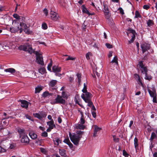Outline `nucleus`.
Returning a JSON list of instances; mask_svg holds the SVG:
<instances>
[{"label": "nucleus", "mask_w": 157, "mask_h": 157, "mask_svg": "<svg viewBox=\"0 0 157 157\" xmlns=\"http://www.w3.org/2000/svg\"><path fill=\"white\" fill-rule=\"evenodd\" d=\"M150 8V6L149 5H146L143 6V8L146 10H148Z\"/></svg>", "instance_id": "58"}, {"label": "nucleus", "mask_w": 157, "mask_h": 157, "mask_svg": "<svg viewBox=\"0 0 157 157\" xmlns=\"http://www.w3.org/2000/svg\"><path fill=\"white\" fill-rule=\"evenodd\" d=\"M128 31V32H127V34L128 36H129V34L130 33L132 34V35H135L136 32L134 30L131 28H129Z\"/></svg>", "instance_id": "22"}, {"label": "nucleus", "mask_w": 157, "mask_h": 157, "mask_svg": "<svg viewBox=\"0 0 157 157\" xmlns=\"http://www.w3.org/2000/svg\"><path fill=\"white\" fill-rule=\"evenodd\" d=\"M113 52L112 51H110L109 52L108 57L109 58L111 57L112 56Z\"/></svg>", "instance_id": "63"}, {"label": "nucleus", "mask_w": 157, "mask_h": 157, "mask_svg": "<svg viewBox=\"0 0 157 157\" xmlns=\"http://www.w3.org/2000/svg\"><path fill=\"white\" fill-rule=\"evenodd\" d=\"M135 18H137L138 17H141V15L140 14V13H139V12L137 10L136 11L135 13Z\"/></svg>", "instance_id": "36"}, {"label": "nucleus", "mask_w": 157, "mask_h": 157, "mask_svg": "<svg viewBox=\"0 0 157 157\" xmlns=\"http://www.w3.org/2000/svg\"><path fill=\"white\" fill-rule=\"evenodd\" d=\"M82 12L83 13H86L89 15L90 14V12L87 9L84 5H82Z\"/></svg>", "instance_id": "26"}, {"label": "nucleus", "mask_w": 157, "mask_h": 157, "mask_svg": "<svg viewBox=\"0 0 157 157\" xmlns=\"http://www.w3.org/2000/svg\"><path fill=\"white\" fill-rule=\"evenodd\" d=\"M75 59V58L71 57L69 56L66 59V60L67 61L69 60H74Z\"/></svg>", "instance_id": "54"}, {"label": "nucleus", "mask_w": 157, "mask_h": 157, "mask_svg": "<svg viewBox=\"0 0 157 157\" xmlns=\"http://www.w3.org/2000/svg\"><path fill=\"white\" fill-rule=\"evenodd\" d=\"M137 67L140 69L142 73L147 72V67L144 64L142 61H140L139 62Z\"/></svg>", "instance_id": "5"}, {"label": "nucleus", "mask_w": 157, "mask_h": 157, "mask_svg": "<svg viewBox=\"0 0 157 157\" xmlns=\"http://www.w3.org/2000/svg\"><path fill=\"white\" fill-rule=\"evenodd\" d=\"M43 12L45 14L46 16H48V11L47 9L45 8L43 10Z\"/></svg>", "instance_id": "51"}, {"label": "nucleus", "mask_w": 157, "mask_h": 157, "mask_svg": "<svg viewBox=\"0 0 157 157\" xmlns=\"http://www.w3.org/2000/svg\"><path fill=\"white\" fill-rule=\"evenodd\" d=\"M94 130L93 136L94 137H96L97 136V134L99 132L101 128L95 125L94 126Z\"/></svg>", "instance_id": "13"}, {"label": "nucleus", "mask_w": 157, "mask_h": 157, "mask_svg": "<svg viewBox=\"0 0 157 157\" xmlns=\"http://www.w3.org/2000/svg\"><path fill=\"white\" fill-rule=\"evenodd\" d=\"M147 72L144 73V74H145V79L146 80H150L152 78V77L150 75H148L147 74Z\"/></svg>", "instance_id": "28"}, {"label": "nucleus", "mask_w": 157, "mask_h": 157, "mask_svg": "<svg viewBox=\"0 0 157 157\" xmlns=\"http://www.w3.org/2000/svg\"><path fill=\"white\" fill-rule=\"evenodd\" d=\"M92 114L93 117L94 118H95L96 117V113L95 112V111H92Z\"/></svg>", "instance_id": "60"}, {"label": "nucleus", "mask_w": 157, "mask_h": 157, "mask_svg": "<svg viewBox=\"0 0 157 157\" xmlns=\"http://www.w3.org/2000/svg\"><path fill=\"white\" fill-rule=\"evenodd\" d=\"M33 116L36 117L40 119L41 120L43 118L46 117V115L45 113H35L33 114Z\"/></svg>", "instance_id": "10"}, {"label": "nucleus", "mask_w": 157, "mask_h": 157, "mask_svg": "<svg viewBox=\"0 0 157 157\" xmlns=\"http://www.w3.org/2000/svg\"><path fill=\"white\" fill-rule=\"evenodd\" d=\"M69 136L71 141L75 145H78L81 139V136L75 133L69 132Z\"/></svg>", "instance_id": "1"}, {"label": "nucleus", "mask_w": 157, "mask_h": 157, "mask_svg": "<svg viewBox=\"0 0 157 157\" xmlns=\"http://www.w3.org/2000/svg\"><path fill=\"white\" fill-rule=\"evenodd\" d=\"M138 140L137 138L135 137L134 140V146L136 148V147L138 146Z\"/></svg>", "instance_id": "35"}, {"label": "nucleus", "mask_w": 157, "mask_h": 157, "mask_svg": "<svg viewBox=\"0 0 157 157\" xmlns=\"http://www.w3.org/2000/svg\"><path fill=\"white\" fill-rule=\"evenodd\" d=\"M50 17L54 21H57L59 18V15L55 12L51 11Z\"/></svg>", "instance_id": "8"}, {"label": "nucleus", "mask_w": 157, "mask_h": 157, "mask_svg": "<svg viewBox=\"0 0 157 157\" xmlns=\"http://www.w3.org/2000/svg\"><path fill=\"white\" fill-rule=\"evenodd\" d=\"M54 143L55 145L58 146L59 143H61V140L57 137L55 138L53 140Z\"/></svg>", "instance_id": "19"}, {"label": "nucleus", "mask_w": 157, "mask_h": 157, "mask_svg": "<svg viewBox=\"0 0 157 157\" xmlns=\"http://www.w3.org/2000/svg\"><path fill=\"white\" fill-rule=\"evenodd\" d=\"M75 127L77 129L83 130L86 128V126L84 124L78 123L75 124Z\"/></svg>", "instance_id": "16"}, {"label": "nucleus", "mask_w": 157, "mask_h": 157, "mask_svg": "<svg viewBox=\"0 0 157 157\" xmlns=\"http://www.w3.org/2000/svg\"><path fill=\"white\" fill-rule=\"evenodd\" d=\"M18 49L20 50L27 51L30 54H32L34 52V50L33 49L32 45L28 43H26L23 45H20L18 47Z\"/></svg>", "instance_id": "3"}, {"label": "nucleus", "mask_w": 157, "mask_h": 157, "mask_svg": "<svg viewBox=\"0 0 157 157\" xmlns=\"http://www.w3.org/2000/svg\"><path fill=\"white\" fill-rule=\"evenodd\" d=\"M19 26L21 27V28H22H22H24V29H25L27 27L25 24L22 22L20 24H19Z\"/></svg>", "instance_id": "39"}, {"label": "nucleus", "mask_w": 157, "mask_h": 157, "mask_svg": "<svg viewBox=\"0 0 157 157\" xmlns=\"http://www.w3.org/2000/svg\"><path fill=\"white\" fill-rule=\"evenodd\" d=\"M47 124L48 126L50 128H56V125L54 124L53 120H50L47 122Z\"/></svg>", "instance_id": "17"}, {"label": "nucleus", "mask_w": 157, "mask_h": 157, "mask_svg": "<svg viewBox=\"0 0 157 157\" xmlns=\"http://www.w3.org/2000/svg\"><path fill=\"white\" fill-rule=\"evenodd\" d=\"M110 63H115V65L117 66L118 65V58L117 56H116L114 57L113 59L111 61Z\"/></svg>", "instance_id": "25"}, {"label": "nucleus", "mask_w": 157, "mask_h": 157, "mask_svg": "<svg viewBox=\"0 0 157 157\" xmlns=\"http://www.w3.org/2000/svg\"><path fill=\"white\" fill-rule=\"evenodd\" d=\"M62 94L63 98H67V94H65L64 92H63Z\"/></svg>", "instance_id": "55"}, {"label": "nucleus", "mask_w": 157, "mask_h": 157, "mask_svg": "<svg viewBox=\"0 0 157 157\" xmlns=\"http://www.w3.org/2000/svg\"><path fill=\"white\" fill-rule=\"evenodd\" d=\"M119 10H120V13L122 14H124V12H123V10L121 8H120Z\"/></svg>", "instance_id": "64"}, {"label": "nucleus", "mask_w": 157, "mask_h": 157, "mask_svg": "<svg viewBox=\"0 0 157 157\" xmlns=\"http://www.w3.org/2000/svg\"><path fill=\"white\" fill-rule=\"evenodd\" d=\"M57 81L55 80H52L49 82L48 85L50 87H53L56 85Z\"/></svg>", "instance_id": "20"}, {"label": "nucleus", "mask_w": 157, "mask_h": 157, "mask_svg": "<svg viewBox=\"0 0 157 157\" xmlns=\"http://www.w3.org/2000/svg\"><path fill=\"white\" fill-rule=\"evenodd\" d=\"M134 126V124H133V121H130L129 125V128L131 129L132 128V127Z\"/></svg>", "instance_id": "45"}, {"label": "nucleus", "mask_w": 157, "mask_h": 157, "mask_svg": "<svg viewBox=\"0 0 157 157\" xmlns=\"http://www.w3.org/2000/svg\"><path fill=\"white\" fill-rule=\"evenodd\" d=\"M53 71L55 73L59 72L61 71V68L57 66H55L52 67Z\"/></svg>", "instance_id": "18"}, {"label": "nucleus", "mask_w": 157, "mask_h": 157, "mask_svg": "<svg viewBox=\"0 0 157 157\" xmlns=\"http://www.w3.org/2000/svg\"><path fill=\"white\" fill-rule=\"evenodd\" d=\"M105 18L107 19H108L110 17V14H109V11H106L105 12Z\"/></svg>", "instance_id": "40"}, {"label": "nucleus", "mask_w": 157, "mask_h": 157, "mask_svg": "<svg viewBox=\"0 0 157 157\" xmlns=\"http://www.w3.org/2000/svg\"><path fill=\"white\" fill-rule=\"evenodd\" d=\"M21 107L25 108H27L28 107L29 102L27 101L24 100H21Z\"/></svg>", "instance_id": "15"}, {"label": "nucleus", "mask_w": 157, "mask_h": 157, "mask_svg": "<svg viewBox=\"0 0 157 157\" xmlns=\"http://www.w3.org/2000/svg\"><path fill=\"white\" fill-rule=\"evenodd\" d=\"M5 150L2 148L1 146H0V153L5 152Z\"/></svg>", "instance_id": "61"}, {"label": "nucleus", "mask_w": 157, "mask_h": 157, "mask_svg": "<svg viewBox=\"0 0 157 157\" xmlns=\"http://www.w3.org/2000/svg\"><path fill=\"white\" fill-rule=\"evenodd\" d=\"M123 155L125 157H128V155L125 150H123Z\"/></svg>", "instance_id": "56"}, {"label": "nucleus", "mask_w": 157, "mask_h": 157, "mask_svg": "<svg viewBox=\"0 0 157 157\" xmlns=\"http://www.w3.org/2000/svg\"><path fill=\"white\" fill-rule=\"evenodd\" d=\"M24 31L25 33L27 34H30L32 33V31L30 30L29 28L28 27L24 29Z\"/></svg>", "instance_id": "31"}, {"label": "nucleus", "mask_w": 157, "mask_h": 157, "mask_svg": "<svg viewBox=\"0 0 157 157\" xmlns=\"http://www.w3.org/2000/svg\"><path fill=\"white\" fill-rule=\"evenodd\" d=\"M42 28L44 29H46L48 28L47 24L45 23H43L42 25Z\"/></svg>", "instance_id": "43"}, {"label": "nucleus", "mask_w": 157, "mask_h": 157, "mask_svg": "<svg viewBox=\"0 0 157 157\" xmlns=\"http://www.w3.org/2000/svg\"><path fill=\"white\" fill-rule=\"evenodd\" d=\"M17 131L20 134V137H21V136L24 135H27V134L25 133V130L23 129L18 128L17 129Z\"/></svg>", "instance_id": "14"}, {"label": "nucleus", "mask_w": 157, "mask_h": 157, "mask_svg": "<svg viewBox=\"0 0 157 157\" xmlns=\"http://www.w3.org/2000/svg\"><path fill=\"white\" fill-rule=\"evenodd\" d=\"M4 71L6 72H8L12 74L14 73L16 71L15 69L13 68H8L4 70Z\"/></svg>", "instance_id": "24"}, {"label": "nucleus", "mask_w": 157, "mask_h": 157, "mask_svg": "<svg viewBox=\"0 0 157 157\" xmlns=\"http://www.w3.org/2000/svg\"><path fill=\"white\" fill-rule=\"evenodd\" d=\"M42 136L43 137H46L48 136V133L46 131H44L42 133Z\"/></svg>", "instance_id": "48"}, {"label": "nucleus", "mask_w": 157, "mask_h": 157, "mask_svg": "<svg viewBox=\"0 0 157 157\" xmlns=\"http://www.w3.org/2000/svg\"><path fill=\"white\" fill-rule=\"evenodd\" d=\"M132 38L130 40L128 41V43L129 44H131V43L133 42L135 38V35H131Z\"/></svg>", "instance_id": "37"}, {"label": "nucleus", "mask_w": 157, "mask_h": 157, "mask_svg": "<svg viewBox=\"0 0 157 157\" xmlns=\"http://www.w3.org/2000/svg\"><path fill=\"white\" fill-rule=\"evenodd\" d=\"M38 71L42 75L44 74L46 72V70L44 68H40L39 69Z\"/></svg>", "instance_id": "32"}, {"label": "nucleus", "mask_w": 157, "mask_h": 157, "mask_svg": "<svg viewBox=\"0 0 157 157\" xmlns=\"http://www.w3.org/2000/svg\"><path fill=\"white\" fill-rule=\"evenodd\" d=\"M82 91L83 92H86V91H87L86 86L85 83H84V87L83 89L82 90Z\"/></svg>", "instance_id": "46"}, {"label": "nucleus", "mask_w": 157, "mask_h": 157, "mask_svg": "<svg viewBox=\"0 0 157 157\" xmlns=\"http://www.w3.org/2000/svg\"><path fill=\"white\" fill-rule=\"evenodd\" d=\"M40 150L41 152L45 154L46 153V151L44 148L41 147L40 148Z\"/></svg>", "instance_id": "59"}, {"label": "nucleus", "mask_w": 157, "mask_h": 157, "mask_svg": "<svg viewBox=\"0 0 157 157\" xmlns=\"http://www.w3.org/2000/svg\"><path fill=\"white\" fill-rule=\"evenodd\" d=\"M83 93L84 94H82L81 98L84 101L91 99L92 96L91 94L90 93L87 91Z\"/></svg>", "instance_id": "6"}, {"label": "nucleus", "mask_w": 157, "mask_h": 157, "mask_svg": "<svg viewBox=\"0 0 157 157\" xmlns=\"http://www.w3.org/2000/svg\"><path fill=\"white\" fill-rule=\"evenodd\" d=\"M59 152L61 155H63L65 153V150L64 149L59 150Z\"/></svg>", "instance_id": "44"}, {"label": "nucleus", "mask_w": 157, "mask_h": 157, "mask_svg": "<svg viewBox=\"0 0 157 157\" xmlns=\"http://www.w3.org/2000/svg\"><path fill=\"white\" fill-rule=\"evenodd\" d=\"M84 101L86 103H88L87 105L90 107H91L93 105V104L92 102L91 99Z\"/></svg>", "instance_id": "33"}, {"label": "nucleus", "mask_w": 157, "mask_h": 157, "mask_svg": "<svg viewBox=\"0 0 157 157\" xmlns=\"http://www.w3.org/2000/svg\"><path fill=\"white\" fill-rule=\"evenodd\" d=\"M141 48L143 53L146 52L150 48V45L146 43H144L141 45Z\"/></svg>", "instance_id": "9"}, {"label": "nucleus", "mask_w": 157, "mask_h": 157, "mask_svg": "<svg viewBox=\"0 0 157 157\" xmlns=\"http://www.w3.org/2000/svg\"><path fill=\"white\" fill-rule=\"evenodd\" d=\"M91 53L90 52H89L88 53H87V54H86V59L87 60L89 59H90L89 56H91Z\"/></svg>", "instance_id": "47"}, {"label": "nucleus", "mask_w": 157, "mask_h": 157, "mask_svg": "<svg viewBox=\"0 0 157 157\" xmlns=\"http://www.w3.org/2000/svg\"><path fill=\"white\" fill-rule=\"evenodd\" d=\"M105 46L107 48H113L112 45L109 43H106L105 44Z\"/></svg>", "instance_id": "49"}, {"label": "nucleus", "mask_w": 157, "mask_h": 157, "mask_svg": "<svg viewBox=\"0 0 157 157\" xmlns=\"http://www.w3.org/2000/svg\"><path fill=\"white\" fill-rule=\"evenodd\" d=\"M43 89V87L40 85H39L37 86L35 88V93H39Z\"/></svg>", "instance_id": "23"}, {"label": "nucleus", "mask_w": 157, "mask_h": 157, "mask_svg": "<svg viewBox=\"0 0 157 157\" xmlns=\"http://www.w3.org/2000/svg\"><path fill=\"white\" fill-rule=\"evenodd\" d=\"M77 78L78 79V85H80L81 82V75L80 74L78 73L77 75Z\"/></svg>", "instance_id": "34"}, {"label": "nucleus", "mask_w": 157, "mask_h": 157, "mask_svg": "<svg viewBox=\"0 0 157 157\" xmlns=\"http://www.w3.org/2000/svg\"><path fill=\"white\" fill-rule=\"evenodd\" d=\"M157 137V136L156 134L154 132H152L151 133V137L150 139V140L151 141L153 139L156 138Z\"/></svg>", "instance_id": "27"}, {"label": "nucleus", "mask_w": 157, "mask_h": 157, "mask_svg": "<svg viewBox=\"0 0 157 157\" xmlns=\"http://www.w3.org/2000/svg\"><path fill=\"white\" fill-rule=\"evenodd\" d=\"M58 122L60 124L62 122V120L60 117H59L58 118Z\"/></svg>", "instance_id": "62"}, {"label": "nucleus", "mask_w": 157, "mask_h": 157, "mask_svg": "<svg viewBox=\"0 0 157 157\" xmlns=\"http://www.w3.org/2000/svg\"><path fill=\"white\" fill-rule=\"evenodd\" d=\"M51 94H50L48 92L46 91L44 92L42 94L43 96L44 97H46L49 95H51Z\"/></svg>", "instance_id": "38"}, {"label": "nucleus", "mask_w": 157, "mask_h": 157, "mask_svg": "<svg viewBox=\"0 0 157 157\" xmlns=\"http://www.w3.org/2000/svg\"><path fill=\"white\" fill-rule=\"evenodd\" d=\"M85 121L84 117H81L80 121L78 123L81 124H85Z\"/></svg>", "instance_id": "41"}, {"label": "nucleus", "mask_w": 157, "mask_h": 157, "mask_svg": "<svg viewBox=\"0 0 157 157\" xmlns=\"http://www.w3.org/2000/svg\"><path fill=\"white\" fill-rule=\"evenodd\" d=\"M13 26L10 27V31L12 33H16L20 30V33H21L23 31V29L20 27L19 24L17 20H14L12 23Z\"/></svg>", "instance_id": "2"}, {"label": "nucleus", "mask_w": 157, "mask_h": 157, "mask_svg": "<svg viewBox=\"0 0 157 157\" xmlns=\"http://www.w3.org/2000/svg\"><path fill=\"white\" fill-rule=\"evenodd\" d=\"M63 142L68 145L69 144V143H70V142L68 139H65Z\"/></svg>", "instance_id": "53"}, {"label": "nucleus", "mask_w": 157, "mask_h": 157, "mask_svg": "<svg viewBox=\"0 0 157 157\" xmlns=\"http://www.w3.org/2000/svg\"><path fill=\"white\" fill-rule=\"evenodd\" d=\"M29 135L30 137L33 139H35L36 138L37 135L34 133L33 132H29Z\"/></svg>", "instance_id": "21"}, {"label": "nucleus", "mask_w": 157, "mask_h": 157, "mask_svg": "<svg viewBox=\"0 0 157 157\" xmlns=\"http://www.w3.org/2000/svg\"><path fill=\"white\" fill-rule=\"evenodd\" d=\"M134 75L136 77V78H137V79H136L137 81L139 82V84H141L142 85V83L141 82V80L140 79L139 76L138 75H137L136 74H135Z\"/></svg>", "instance_id": "29"}, {"label": "nucleus", "mask_w": 157, "mask_h": 157, "mask_svg": "<svg viewBox=\"0 0 157 157\" xmlns=\"http://www.w3.org/2000/svg\"><path fill=\"white\" fill-rule=\"evenodd\" d=\"M21 143L25 144H28L29 143V139L27 136L25 135L21 137Z\"/></svg>", "instance_id": "12"}, {"label": "nucleus", "mask_w": 157, "mask_h": 157, "mask_svg": "<svg viewBox=\"0 0 157 157\" xmlns=\"http://www.w3.org/2000/svg\"><path fill=\"white\" fill-rule=\"evenodd\" d=\"M148 91L150 96L153 98V101L154 103H156V94L155 91H152L148 89Z\"/></svg>", "instance_id": "7"}, {"label": "nucleus", "mask_w": 157, "mask_h": 157, "mask_svg": "<svg viewBox=\"0 0 157 157\" xmlns=\"http://www.w3.org/2000/svg\"><path fill=\"white\" fill-rule=\"evenodd\" d=\"M13 16L14 18L16 19H17L19 20L20 19V17L17 14H14L13 15Z\"/></svg>", "instance_id": "42"}, {"label": "nucleus", "mask_w": 157, "mask_h": 157, "mask_svg": "<svg viewBox=\"0 0 157 157\" xmlns=\"http://www.w3.org/2000/svg\"><path fill=\"white\" fill-rule=\"evenodd\" d=\"M51 103L52 105L56 104H65L66 103V101L62 98V96L58 95L57 97L55 99L51 101Z\"/></svg>", "instance_id": "4"}, {"label": "nucleus", "mask_w": 157, "mask_h": 157, "mask_svg": "<svg viewBox=\"0 0 157 157\" xmlns=\"http://www.w3.org/2000/svg\"><path fill=\"white\" fill-rule=\"evenodd\" d=\"M84 133V132L83 131H79L76 134H77L78 135H80L81 136V138L82 137V135Z\"/></svg>", "instance_id": "52"}, {"label": "nucleus", "mask_w": 157, "mask_h": 157, "mask_svg": "<svg viewBox=\"0 0 157 157\" xmlns=\"http://www.w3.org/2000/svg\"><path fill=\"white\" fill-rule=\"evenodd\" d=\"M104 7L105 12H106L107 11H109L108 7L107 5H104Z\"/></svg>", "instance_id": "57"}, {"label": "nucleus", "mask_w": 157, "mask_h": 157, "mask_svg": "<svg viewBox=\"0 0 157 157\" xmlns=\"http://www.w3.org/2000/svg\"><path fill=\"white\" fill-rule=\"evenodd\" d=\"M147 24L148 26L150 27L153 25V21L149 19L147 22Z\"/></svg>", "instance_id": "30"}, {"label": "nucleus", "mask_w": 157, "mask_h": 157, "mask_svg": "<svg viewBox=\"0 0 157 157\" xmlns=\"http://www.w3.org/2000/svg\"><path fill=\"white\" fill-rule=\"evenodd\" d=\"M25 117L27 119H28L29 120H31L32 121H33V119H31V117L29 115H25Z\"/></svg>", "instance_id": "50"}, {"label": "nucleus", "mask_w": 157, "mask_h": 157, "mask_svg": "<svg viewBox=\"0 0 157 157\" xmlns=\"http://www.w3.org/2000/svg\"><path fill=\"white\" fill-rule=\"evenodd\" d=\"M36 61L38 63L41 65H44L43 58L41 55H37Z\"/></svg>", "instance_id": "11"}]
</instances>
